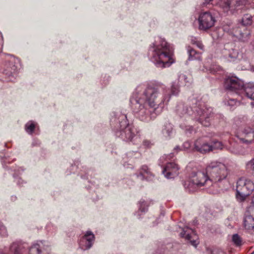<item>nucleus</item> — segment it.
Here are the masks:
<instances>
[{"mask_svg":"<svg viewBox=\"0 0 254 254\" xmlns=\"http://www.w3.org/2000/svg\"><path fill=\"white\" fill-rule=\"evenodd\" d=\"M138 88L130 99V106L134 116L144 122L155 119L162 112L164 104L169 101L171 95H177L180 92L175 82L171 90L163 84L148 86L142 93Z\"/></svg>","mask_w":254,"mask_h":254,"instance_id":"nucleus-1","label":"nucleus"},{"mask_svg":"<svg viewBox=\"0 0 254 254\" xmlns=\"http://www.w3.org/2000/svg\"><path fill=\"white\" fill-rule=\"evenodd\" d=\"M193 110H189L188 105L179 103L176 109V113L180 117L187 118L191 115H194V118L201 124L205 127H208L210 125V121L214 117L212 109L207 107L206 105L201 100L193 99L191 100Z\"/></svg>","mask_w":254,"mask_h":254,"instance_id":"nucleus-2","label":"nucleus"},{"mask_svg":"<svg viewBox=\"0 0 254 254\" xmlns=\"http://www.w3.org/2000/svg\"><path fill=\"white\" fill-rule=\"evenodd\" d=\"M149 53L151 61L158 67L164 68L170 66L175 62L174 49L164 39H160L150 45Z\"/></svg>","mask_w":254,"mask_h":254,"instance_id":"nucleus-3","label":"nucleus"},{"mask_svg":"<svg viewBox=\"0 0 254 254\" xmlns=\"http://www.w3.org/2000/svg\"><path fill=\"white\" fill-rule=\"evenodd\" d=\"M206 170L208 175L211 186L216 189H223L229 174L227 167L224 164L214 161L209 163Z\"/></svg>","mask_w":254,"mask_h":254,"instance_id":"nucleus-4","label":"nucleus"},{"mask_svg":"<svg viewBox=\"0 0 254 254\" xmlns=\"http://www.w3.org/2000/svg\"><path fill=\"white\" fill-rule=\"evenodd\" d=\"M185 189L190 192L197 191L202 187L211 186L209 176L205 172L194 169L190 174L189 179L184 185Z\"/></svg>","mask_w":254,"mask_h":254,"instance_id":"nucleus-5","label":"nucleus"},{"mask_svg":"<svg viewBox=\"0 0 254 254\" xmlns=\"http://www.w3.org/2000/svg\"><path fill=\"white\" fill-rule=\"evenodd\" d=\"M224 86L226 89L235 92L238 96L245 95L247 97L254 101V84H249L245 88L244 82L236 77H228L225 79Z\"/></svg>","mask_w":254,"mask_h":254,"instance_id":"nucleus-6","label":"nucleus"},{"mask_svg":"<svg viewBox=\"0 0 254 254\" xmlns=\"http://www.w3.org/2000/svg\"><path fill=\"white\" fill-rule=\"evenodd\" d=\"M234 121L236 125L241 126L237 132V137L243 143H251L254 139V130L247 124L245 125L248 121L247 118L245 116L239 117Z\"/></svg>","mask_w":254,"mask_h":254,"instance_id":"nucleus-7","label":"nucleus"},{"mask_svg":"<svg viewBox=\"0 0 254 254\" xmlns=\"http://www.w3.org/2000/svg\"><path fill=\"white\" fill-rule=\"evenodd\" d=\"M120 118L121 121H119V124L115 130L116 135L126 141H131L134 137L137 138L136 129L132 125L127 123V117L122 115Z\"/></svg>","mask_w":254,"mask_h":254,"instance_id":"nucleus-8","label":"nucleus"},{"mask_svg":"<svg viewBox=\"0 0 254 254\" xmlns=\"http://www.w3.org/2000/svg\"><path fill=\"white\" fill-rule=\"evenodd\" d=\"M254 190V184L251 180L241 178L237 182L236 198L240 201H244Z\"/></svg>","mask_w":254,"mask_h":254,"instance_id":"nucleus-9","label":"nucleus"},{"mask_svg":"<svg viewBox=\"0 0 254 254\" xmlns=\"http://www.w3.org/2000/svg\"><path fill=\"white\" fill-rule=\"evenodd\" d=\"M198 21L199 29L203 31H206L214 26L216 21L215 17L210 12L207 11L200 13Z\"/></svg>","mask_w":254,"mask_h":254,"instance_id":"nucleus-10","label":"nucleus"},{"mask_svg":"<svg viewBox=\"0 0 254 254\" xmlns=\"http://www.w3.org/2000/svg\"><path fill=\"white\" fill-rule=\"evenodd\" d=\"M217 4L224 12L227 13L240 5L241 1L240 0H219Z\"/></svg>","mask_w":254,"mask_h":254,"instance_id":"nucleus-11","label":"nucleus"},{"mask_svg":"<svg viewBox=\"0 0 254 254\" xmlns=\"http://www.w3.org/2000/svg\"><path fill=\"white\" fill-rule=\"evenodd\" d=\"M194 148L195 151L202 154L212 151L210 144L203 138H198L194 142Z\"/></svg>","mask_w":254,"mask_h":254,"instance_id":"nucleus-12","label":"nucleus"},{"mask_svg":"<svg viewBox=\"0 0 254 254\" xmlns=\"http://www.w3.org/2000/svg\"><path fill=\"white\" fill-rule=\"evenodd\" d=\"M178 166L173 162H170L166 164L162 171L165 177L168 179L174 178L179 175Z\"/></svg>","mask_w":254,"mask_h":254,"instance_id":"nucleus-13","label":"nucleus"},{"mask_svg":"<svg viewBox=\"0 0 254 254\" xmlns=\"http://www.w3.org/2000/svg\"><path fill=\"white\" fill-rule=\"evenodd\" d=\"M95 237L91 231H87L79 241V247L83 250L90 249L93 243Z\"/></svg>","mask_w":254,"mask_h":254,"instance_id":"nucleus-14","label":"nucleus"},{"mask_svg":"<svg viewBox=\"0 0 254 254\" xmlns=\"http://www.w3.org/2000/svg\"><path fill=\"white\" fill-rule=\"evenodd\" d=\"M180 235L182 237L190 241V244L194 247H196L199 243L198 237L195 232L192 229H190L188 227L183 230V232L181 233Z\"/></svg>","mask_w":254,"mask_h":254,"instance_id":"nucleus-15","label":"nucleus"},{"mask_svg":"<svg viewBox=\"0 0 254 254\" xmlns=\"http://www.w3.org/2000/svg\"><path fill=\"white\" fill-rule=\"evenodd\" d=\"M223 54L225 59L230 62L234 61L238 56L237 50L233 48L225 49L223 51Z\"/></svg>","mask_w":254,"mask_h":254,"instance_id":"nucleus-16","label":"nucleus"},{"mask_svg":"<svg viewBox=\"0 0 254 254\" xmlns=\"http://www.w3.org/2000/svg\"><path fill=\"white\" fill-rule=\"evenodd\" d=\"M151 176L152 174L148 167L146 165L142 166L140 170L139 174L137 175V177L141 180H143L144 179L149 180L151 179Z\"/></svg>","mask_w":254,"mask_h":254,"instance_id":"nucleus-17","label":"nucleus"},{"mask_svg":"<svg viewBox=\"0 0 254 254\" xmlns=\"http://www.w3.org/2000/svg\"><path fill=\"white\" fill-rule=\"evenodd\" d=\"M26 244L21 242H15L12 243L10 247V250L14 254H20L23 249L25 248Z\"/></svg>","mask_w":254,"mask_h":254,"instance_id":"nucleus-18","label":"nucleus"},{"mask_svg":"<svg viewBox=\"0 0 254 254\" xmlns=\"http://www.w3.org/2000/svg\"><path fill=\"white\" fill-rule=\"evenodd\" d=\"M44 250V245L42 241L33 244L29 249L30 254H42Z\"/></svg>","mask_w":254,"mask_h":254,"instance_id":"nucleus-19","label":"nucleus"},{"mask_svg":"<svg viewBox=\"0 0 254 254\" xmlns=\"http://www.w3.org/2000/svg\"><path fill=\"white\" fill-rule=\"evenodd\" d=\"M162 132L166 138H170L173 133V126L169 123H166L163 126Z\"/></svg>","mask_w":254,"mask_h":254,"instance_id":"nucleus-20","label":"nucleus"},{"mask_svg":"<svg viewBox=\"0 0 254 254\" xmlns=\"http://www.w3.org/2000/svg\"><path fill=\"white\" fill-rule=\"evenodd\" d=\"M188 52L189 54V60H201V57L200 53L197 52L195 50L193 49L190 46L188 47Z\"/></svg>","mask_w":254,"mask_h":254,"instance_id":"nucleus-21","label":"nucleus"},{"mask_svg":"<svg viewBox=\"0 0 254 254\" xmlns=\"http://www.w3.org/2000/svg\"><path fill=\"white\" fill-rule=\"evenodd\" d=\"M241 23L245 26L251 25L253 23V16L250 14H244L241 20Z\"/></svg>","mask_w":254,"mask_h":254,"instance_id":"nucleus-22","label":"nucleus"},{"mask_svg":"<svg viewBox=\"0 0 254 254\" xmlns=\"http://www.w3.org/2000/svg\"><path fill=\"white\" fill-rule=\"evenodd\" d=\"M240 99L239 98L237 99H226L224 101V103L225 105L228 106L230 107V109H232L234 107H235L236 106H237L238 103Z\"/></svg>","mask_w":254,"mask_h":254,"instance_id":"nucleus-23","label":"nucleus"},{"mask_svg":"<svg viewBox=\"0 0 254 254\" xmlns=\"http://www.w3.org/2000/svg\"><path fill=\"white\" fill-rule=\"evenodd\" d=\"M251 35V32L250 30H248L247 29H246L244 30V32H240V39L244 41H247L250 38V36Z\"/></svg>","mask_w":254,"mask_h":254,"instance_id":"nucleus-24","label":"nucleus"},{"mask_svg":"<svg viewBox=\"0 0 254 254\" xmlns=\"http://www.w3.org/2000/svg\"><path fill=\"white\" fill-rule=\"evenodd\" d=\"M210 145L212 148V151L216 149H222L223 147L222 143L216 140L212 141Z\"/></svg>","mask_w":254,"mask_h":254,"instance_id":"nucleus-25","label":"nucleus"},{"mask_svg":"<svg viewBox=\"0 0 254 254\" xmlns=\"http://www.w3.org/2000/svg\"><path fill=\"white\" fill-rule=\"evenodd\" d=\"M246 169L254 176V158L246 163Z\"/></svg>","mask_w":254,"mask_h":254,"instance_id":"nucleus-26","label":"nucleus"},{"mask_svg":"<svg viewBox=\"0 0 254 254\" xmlns=\"http://www.w3.org/2000/svg\"><path fill=\"white\" fill-rule=\"evenodd\" d=\"M35 127V125L32 121H29L25 125V129L29 134H32L33 133Z\"/></svg>","mask_w":254,"mask_h":254,"instance_id":"nucleus-27","label":"nucleus"},{"mask_svg":"<svg viewBox=\"0 0 254 254\" xmlns=\"http://www.w3.org/2000/svg\"><path fill=\"white\" fill-rule=\"evenodd\" d=\"M139 210L141 212H145L147 210V206L146 202L144 200L141 199L139 202Z\"/></svg>","mask_w":254,"mask_h":254,"instance_id":"nucleus-28","label":"nucleus"},{"mask_svg":"<svg viewBox=\"0 0 254 254\" xmlns=\"http://www.w3.org/2000/svg\"><path fill=\"white\" fill-rule=\"evenodd\" d=\"M232 241L234 244L237 246H240L242 245V239L238 234H234L233 235Z\"/></svg>","mask_w":254,"mask_h":254,"instance_id":"nucleus-29","label":"nucleus"},{"mask_svg":"<svg viewBox=\"0 0 254 254\" xmlns=\"http://www.w3.org/2000/svg\"><path fill=\"white\" fill-rule=\"evenodd\" d=\"M7 233L6 228L0 222V236L4 237L7 236Z\"/></svg>","mask_w":254,"mask_h":254,"instance_id":"nucleus-30","label":"nucleus"},{"mask_svg":"<svg viewBox=\"0 0 254 254\" xmlns=\"http://www.w3.org/2000/svg\"><path fill=\"white\" fill-rule=\"evenodd\" d=\"M180 127L182 129H184L187 133V132L191 133L193 130V127L192 126H184L183 125H181Z\"/></svg>","mask_w":254,"mask_h":254,"instance_id":"nucleus-31","label":"nucleus"},{"mask_svg":"<svg viewBox=\"0 0 254 254\" xmlns=\"http://www.w3.org/2000/svg\"><path fill=\"white\" fill-rule=\"evenodd\" d=\"M10 70L9 71H7V69L5 70V74H8L9 76L12 75L13 74L15 73L16 71L17 67L13 65L10 67Z\"/></svg>","mask_w":254,"mask_h":254,"instance_id":"nucleus-32","label":"nucleus"},{"mask_svg":"<svg viewBox=\"0 0 254 254\" xmlns=\"http://www.w3.org/2000/svg\"><path fill=\"white\" fill-rule=\"evenodd\" d=\"M211 254H225V253L220 250H213L211 252Z\"/></svg>","mask_w":254,"mask_h":254,"instance_id":"nucleus-33","label":"nucleus"},{"mask_svg":"<svg viewBox=\"0 0 254 254\" xmlns=\"http://www.w3.org/2000/svg\"><path fill=\"white\" fill-rule=\"evenodd\" d=\"M196 45L200 49H201V50L203 49L204 46H203V44L200 42L198 41V42H196Z\"/></svg>","mask_w":254,"mask_h":254,"instance_id":"nucleus-34","label":"nucleus"},{"mask_svg":"<svg viewBox=\"0 0 254 254\" xmlns=\"http://www.w3.org/2000/svg\"><path fill=\"white\" fill-rule=\"evenodd\" d=\"M184 146L185 148H189L190 147V143L189 142H186L184 143Z\"/></svg>","mask_w":254,"mask_h":254,"instance_id":"nucleus-35","label":"nucleus"},{"mask_svg":"<svg viewBox=\"0 0 254 254\" xmlns=\"http://www.w3.org/2000/svg\"><path fill=\"white\" fill-rule=\"evenodd\" d=\"M198 41L196 40V39L195 38H194V39H192L191 40V44H194V45H196V42H198Z\"/></svg>","mask_w":254,"mask_h":254,"instance_id":"nucleus-36","label":"nucleus"},{"mask_svg":"<svg viewBox=\"0 0 254 254\" xmlns=\"http://www.w3.org/2000/svg\"><path fill=\"white\" fill-rule=\"evenodd\" d=\"M213 0H204L203 4H207L210 3Z\"/></svg>","mask_w":254,"mask_h":254,"instance_id":"nucleus-37","label":"nucleus"},{"mask_svg":"<svg viewBox=\"0 0 254 254\" xmlns=\"http://www.w3.org/2000/svg\"><path fill=\"white\" fill-rule=\"evenodd\" d=\"M150 142L148 141L145 140L143 141V144L145 146H148Z\"/></svg>","mask_w":254,"mask_h":254,"instance_id":"nucleus-38","label":"nucleus"},{"mask_svg":"<svg viewBox=\"0 0 254 254\" xmlns=\"http://www.w3.org/2000/svg\"><path fill=\"white\" fill-rule=\"evenodd\" d=\"M180 150V148L178 146H176L175 148H174V150Z\"/></svg>","mask_w":254,"mask_h":254,"instance_id":"nucleus-39","label":"nucleus"},{"mask_svg":"<svg viewBox=\"0 0 254 254\" xmlns=\"http://www.w3.org/2000/svg\"><path fill=\"white\" fill-rule=\"evenodd\" d=\"M252 202L253 203H254V195L253 196V198H252Z\"/></svg>","mask_w":254,"mask_h":254,"instance_id":"nucleus-40","label":"nucleus"},{"mask_svg":"<svg viewBox=\"0 0 254 254\" xmlns=\"http://www.w3.org/2000/svg\"><path fill=\"white\" fill-rule=\"evenodd\" d=\"M252 254H254V252Z\"/></svg>","mask_w":254,"mask_h":254,"instance_id":"nucleus-41","label":"nucleus"}]
</instances>
